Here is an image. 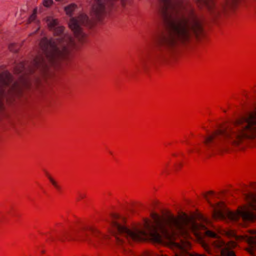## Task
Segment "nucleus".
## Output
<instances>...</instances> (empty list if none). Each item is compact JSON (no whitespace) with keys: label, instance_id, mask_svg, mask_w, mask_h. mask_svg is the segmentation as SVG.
Returning <instances> with one entry per match:
<instances>
[{"label":"nucleus","instance_id":"obj_16","mask_svg":"<svg viewBox=\"0 0 256 256\" xmlns=\"http://www.w3.org/2000/svg\"><path fill=\"white\" fill-rule=\"evenodd\" d=\"M85 237H86V238L88 237V233L86 232H84L82 236V238H80L83 240H88V238H85Z\"/></svg>","mask_w":256,"mask_h":256},{"label":"nucleus","instance_id":"obj_4","mask_svg":"<svg viewBox=\"0 0 256 256\" xmlns=\"http://www.w3.org/2000/svg\"><path fill=\"white\" fill-rule=\"evenodd\" d=\"M88 20L86 15L81 14L76 18H72L68 23V26L73 32L76 38L80 40L84 36L82 30V25Z\"/></svg>","mask_w":256,"mask_h":256},{"label":"nucleus","instance_id":"obj_26","mask_svg":"<svg viewBox=\"0 0 256 256\" xmlns=\"http://www.w3.org/2000/svg\"><path fill=\"white\" fill-rule=\"evenodd\" d=\"M234 0H232V2H234Z\"/></svg>","mask_w":256,"mask_h":256},{"label":"nucleus","instance_id":"obj_10","mask_svg":"<svg viewBox=\"0 0 256 256\" xmlns=\"http://www.w3.org/2000/svg\"><path fill=\"white\" fill-rule=\"evenodd\" d=\"M76 6L74 4H70L64 8L65 12L68 15H70L76 9Z\"/></svg>","mask_w":256,"mask_h":256},{"label":"nucleus","instance_id":"obj_1","mask_svg":"<svg viewBox=\"0 0 256 256\" xmlns=\"http://www.w3.org/2000/svg\"><path fill=\"white\" fill-rule=\"evenodd\" d=\"M48 26L54 28V36L52 38H44L40 42V46L45 51V57L38 54L33 58L36 64L42 62L61 63L66 60L68 54L73 45L72 36L58 24V20L52 16L46 18Z\"/></svg>","mask_w":256,"mask_h":256},{"label":"nucleus","instance_id":"obj_8","mask_svg":"<svg viewBox=\"0 0 256 256\" xmlns=\"http://www.w3.org/2000/svg\"><path fill=\"white\" fill-rule=\"evenodd\" d=\"M89 231L98 240H101L106 238L104 236L101 234L98 230L95 228H90L89 229Z\"/></svg>","mask_w":256,"mask_h":256},{"label":"nucleus","instance_id":"obj_21","mask_svg":"<svg viewBox=\"0 0 256 256\" xmlns=\"http://www.w3.org/2000/svg\"><path fill=\"white\" fill-rule=\"evenodd\" d=\"M208 194H213V192H208Z\"/></svg>","mask_w":256,"mask_h":256},{"label":"nucleus","instance_id":"obj_22","mask_svg":"<svg viewBox=\"0 0 256 256\" xmlns=\"http://www.w3.org/2000/svg\"><path fill=\"white\" fill-rule=\"evenodd\" d=\"M163 172H166V168H165V169H164V170Z\"/></svg>","mask_w":256,"mask_h":256},{"label":"nucleus","instance_id":"obj_18","mask_svg":"<svg viewBox=\"0 0 256 256\" xmlns=\"http://www.w3.org/2000/svg\"><path fill=\"white\" fill-rule=\"evenodd\" d=\"M146 256H155V254L152 252L146 254Z\"/></svg>","mask_w":256,"mask_h":256},{"label":"nucleus","instance_id":"obj_14","mask_svg":"<svg viewBox=\"0 0 256 256\" xmlns=\"http://www.w3.org/2000/svg\"><path fill=\"white\" fill-rule=\"evenodd\" d=\"M52 3V0H43V5L46 7H48L50 6Z\"/></svg>","mask_w":256,"mask_h":256},{"label":"nucleus","instance_id":"obj_24","mask_svg":"<svg viewBox=\"0 0 256 256\" xmlns=\"http://www.w3.org/2000/svg\"><path fill=\"white\" fill-rule=\"evenodd\" d=\"M156 256H164V255H163V254H162L161 256H159V255H156Z\"/></svg>","mask_w":256,"mask_h":256},{"label":"nucleus","instance_id":"obj_5","mask_svg":"<svg viewBox=\"0 0 256 256\" xmlns=\"http://www.w3.org/2000/svg\"><path fill=\"white\" fill-rule=\"evenodd\" d=\"M16 86V84L13 82L12 76L9 72L4 71L0 74V97L4 96L6 92L4 87L12 89Z\"/></svg>","mask_w":256,"mask_h":256},{"label":"nucleus","instance_id":"obj_25","mask_svg":"<svg viewBox=\"0 0 256 256\" xmlns=\"http://www.w3.org/2000/svg\"><path fill=\"white\" fill-rule=\"evenodd\" d=\"M196 151H198H198H199V150H198V149L196 148Z\"/></svg>","mask_w":256,"mask_h":256},{"label":"nucleus","instance_id":"obj_11","mask_svg":"<svg viewBox=\"0 0 256 256\" xmlns=\"http://www.w3.org/2000/svg\"><path fill=\"white\" fill-rule=\"evenodd\" d=\"M8 50L14 53H16L18 51V48L17 47V45L15 43H10L8 45Z\"/></svg>","mask_w":256,"mask_h":256},{"label":"nucleus","instance_id":"obj_20","mask_svg":"<svg viewBox=\"0 0 256 256\" xmlns=\"http://www.w3.org/2000/svg\"><path fill=\"white\" fill-rule=\"evenodd\" d=\"M142 70H144V71H146L147 70V68L146 67V66H144L143 68H142Z\"/></svg>","mask_w":256,"mask_h":256},{"label":"nucleus","instance_id":"obj_19","mask_svg":"<svg viewBox=\"0 0 256 256\" xmlns=\"http://www.w3.org/2000/svg\"><path fill=\"white\" fill-rule=\"evenodd\" d=\"M204 198H206V200L208 201V202L210 203V200H209V199H208V196H207V195H206H206L204 196Z\"/></svg>","mask_w":256,"mask_h":256},{"label":"nucleus","instance_id":"obj_13","mask_svg":"<svg viewBox=\"0 0 256 256\" xmlns=\"http://www.w3.org/2000/svg\"><path fill=\"white\" fill-rule=\"evenodd\" d=\"M36 66H38V65H35ZM42 66H44V73L46 75H48L49 73L50 72V71L52 70V68H48V65L46 64V65H42Z\"/></svg>","mask_w":256,"mask_h":256},{"label":"nucleus","instance_id":"obj_12","mask_svg":"<svg viewBox=\"0 0 256 256\" xmlns=\"http://www.w3.org/2000/svg\"><path fill=\"white\" fill-rule=\"evenodd\" d=\"M46 175L50 180V181L51 182V183L52 184V185L58 190H60V186L48 174H46Z\"/></svg>","mask_w":256,"mask_h":256},{"label":"nucleus","instance_id":"obj_15","mask_svg":"<svg viewBox=\"0 0 256 256\" xmlns=\"http://www.w3.org/2000/svg\"><path fill=\"white\" fill-rule=\"evenodd\" d=\"M36 10L35 9L34 11L33 14L30 16L28 20L29 22L33 21L36 18Z\"/></svg>","mask_w":256,"mask_h":256},{"label":"nucleus","instance_id":"obj_6","mask_svg":"<svg viewBox=\"0 0 256 256\" xmlns=\"http://www.w3.org/2000/svg\"><path fill=\"white\" fill-rule=\"evenodd\" d=\"M95 4L93 6V10L97 14L102 12L104 8V4L108 0H94Z\"/></svg>","mask_w":256,"mask_h":256},{"label":"nucleus","instance_id":"obj_17","mask_svg":"<svg viewBox=\"0 0 256 256\" xmlns=\"http://www.w3.org/2000/svg\"><path fill=\"white\" fill-rule=\"evenodd\" d=\"M85 197H86V195L85 194H79V198H78V200H79L80 199L84 198Z\"/></svg>","mask_w":256,"mask_h":256},{"label":"nucleus","instance_id":"obj_23","mask_svg":"<svg viewBox=\"0 0 256 256\" xmlns=\"http://www.w3.org/2000/svg\"><path fill=\"white\" fill-rule=\"evenodd\" d=\"M203 218L204 220V221H206H206H207V220H206V218Z\"/></svg>","mask_w":256,"mask_h":256},{"label":"nucleus","instance_id":"obj_2","mask_svg":"<svg viewBox=\"0 0 256 256\" xmlns=\"http://www.w3.org/2000/svg\"><path fill=\"white\" fill-rule=\"evenodd\" d=\"M248 206H244L236 212L226 210L225 213L218 212L216 216L219 218L227 217L228 220L245 226V223L256 220V194L249 192L245 194Z\"/></svg>","mask_w":256,"mask_h":256},{"label":"nucleus","instance_id":"obj_9","mask_svg":"<svg viewBox=\"0 0 256 256\" xmlns=\"http://www.w3.org/2000/svg\"><path fill=\"white\" fill-rule=\"evenodd\" d=\"M58 239L62 242L64 241L65 240H72L70 236V234L68 232H64L58 236Z\"/></svg>","mask_w":256,"mask_h":256},{"label":"nucleus","instance_id":"obj_7","mask_svg":"<svg viewBox=\"0 0 256 256\" xmlns=\"http://www.w3.org/2000/svg\"><path fill=\"white\" fill-rule=\"evenodd\" d=\"M219 205H220L219 206V208H216L214 210V212H213V217H214V218H215V219H220V220H228V218L227 217H226V216H224V218H219V217L217 216H216V212H218L219 211L221 212H222L224 213H225V212L226 210H228L227 208H223V206H224V204H222L220 205V204H219Z\"/></svg>","mask_w":256,"mask_h":256},{"label":"nucleus","instance_id":"obj_3","mask_svg":"<svg viewBox=\"0 0 256 256\" xmlns=\"http://www.w3.org/2000/svg\"><path fill=\"white\" fill-rule=\"evenodd\" d=\"M256 138V112L238 118V146L246 139Z\"/></svg>","mask_w":256,"mask_h":256}]
</instances>
